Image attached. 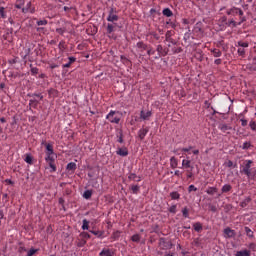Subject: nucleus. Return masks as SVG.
<instances>
[{
    "label": "nucleus",
    "mask_w": 256,
    "mask_h": 256,
    "mask_svg": "<svg viewBox=\"0 0 256 256\" xmlns=\"http://www.w3.org/2000/svg\"><path fill=\"white\" fill-rule=\"evenodd\" d=\"M193 149H194V146H188L186 148H182L181 151L184 155H186V153L187 155H191V151H193Z\"/></svg>",
    "instance_id": "obj_35"
},
{
    "label": "nucleus",
    "mask_w": 256,
    "mask_h": 256,
    "mask_svg": "<svg viewBox=\"0 0 256 256\" xmlns=\"http://www.w3.org/2000/svg\"><path fill=\"white\" fill-rule=\"evenodd\" d=\"M30 72H32V75H36L39 73V69L37 67H32V69H30Z\"/></svg>",
    "instance_id": "obj_60"
},
{
    "label": "nucleus",
    "mask_w": 256,
    "mask_h": 256,
    "mask_svg": "<svg viewBox=\"0 0 256 256\" xmlns=\"http://www.w3.org/2000/svg\"><path fill=\"white\" fill-rule=\"evenodd\" d=\"M156 51L158 52L159 57L167 55V52L165 51L162 45H157Z\"/></svg>",
    "instance_id": "obj_18"
},
{
    "label": "nucleus",
    "mask_w": 256,
    "mask_h": 256,
    "mask_svg": "<svg viewBox=\"0 0 256 256\" xmlns=\"http://www.w3.org/2000/svg\"><path fill=\"white\" fill-rule=\"evenodd\" d=\"M210 53L212 54L213 57L215 58H219L223 55L222 51L217 49V48H214V49H210Z\"/></svg>",
    "instance_id": "obj_15"
},
{
    "label": "nucleus",
    "mask_w": 256,
    "mask_h": 256,
    "mask_svg": "<svg viewBox=\"0 0 256 256\" xmlns=\"http://www.w3.org/2000/svg\"><path fill=\"white\" fill-rule=\"evenodd\" d=\"M46 155H54V149L52 144H46Z\"/></svg>",
    "instance_id": "obj_29"
},
{
    "label": "nucleus",
    "mask_w": 256,
    "mask_h": 256,
    "mask_svg": "<svg viewBox=\"0 0 256 256\" xmlns=\"http://www.w3.org/2000/svg\"><path fill=\"white\" fill-rule=\"evenodd\" d=\"M233 187L230 184H224L221 188L222 193H229V191H232Z\"/></svg>",
    "instance_id": "obj_26"
},
{
    "label": "nucleus",
    "mask_w": 256,
    "mask_h": 256,
    "mask_svg": "<svg viewBox=\"0 0 256 256\" xmlns=\"http://www.w3.org/2000/svg\"><path fill=\"white\" fill-rule=\"evenodd\" d=\"M115 31V25L113 24H107V27H106V32L107 34H111Z\"/></svg>",
    "instance_id": "obj_40"
},
{
    "label": "nucleus",
    "mask_w": 256,
    "mask_h": 256,
    "mask_svg": "<svg viewBox=\"0 0 256 256\" xmlns=\"http://www.w3.org/2000/svg\"><path fill=\"white\" fill-rule=\"evenodd\" d=\"M149 127H145V128H141L139 131H138V137L140 139V141H144L146 135L148 134L149 132Z\"/></svg>",
    "instance_id": "obj_8"
},
{
    "label": "nucleus",
    "mask_w": 256,
    "mask_h": 256,
    "mask_svg": "<svg viewBox=\"0 0 256 256\" xmlns=\"http://www.w3.org/2000/svg\"><path fill=\"white\" fill-rule=\"evenodd\" d=\"M113 14H117V9L116 8H110L108 15H113Z\"/></svg>",
    "instance_id": "obj_64"
},
{
    "label": "nucleus",
    "mask_w": 256,
    "mask_h": 256,
    "mask_svg": "<svg viewBox=\"0 0 256 256\" xmlns=\"http://www.w3.org/2000/svg\"><path fill=\"white\" fill-rule=\"evenodd\" d=\"M90 233L96 236L97 238H101L103 236V232L100 231L90 230Z\"/></svg>",
    "instance_id": "obj_44"
},
{
    "label": "nucleus",
    "mask_w": 256,
    "mask_h": 256,
    "mask_svg": "<svg viewBox=\"0 0 256 256\" xmlns=\"http://www.w3.org/2000/svg\"><path fill=\"white\" fill-rule=\"evenodd\" d=\"M218 129L225 133L228 130H231L232 127L228 126L227 124H219Z\"/></svg>",
    "instance_id": "obj_34"
},
{
    "label": "nucleus",
    "mask_w": 256,
    "mask_h": 256,
    "mask_svg": "<svg viewBox=\"0 0 256 256\" xmlns=\"http://www.w3.org/2000/svg\"><path fill=\"white\" fill-rule=\"evenodd\" d=\"M76 60H77V59H76L75 57H68V63L62 65V67H64V68H70L71 65H72L74 62H76Z\"/></svg>",
    "instance_id": "obj_25"
},
{
    "label": "nucleus",
    "mask_w": 256,
    "mask_h": 256,
    "mask_svg": "<svg viewBox=\"0 0 256 256\" xmlns=\"http://www.w3.org/2000/svg\"><path fill=\"white\" fill-rule=\"evenodd\" d=\"M152 115H153L152 111H145V110L140 111V119L143 121L150 120Z\"/></svg>",
    "instance_id": "obj_6"
},
{
    "label": "nucleus",
    "mask_w": 256,
    "mask_h": 256,
    "mask_svg": "<svg viewBox=\"0 0 256 256\" xmlns=\"http://www.w3.org/2000/svg\"><path fill=\"white\" fill-rule=\"evenodd\" d=\"M249 126H250L251 130L256 131V122L254 120H251L249 122Z\"/></svg>",
    "instance_id": "obj_54"
},
{
    "label": "nucleus",
    "mask_w": 256,
    "mask_h": 256,
    "mask_svg": "<svg viewBox=\"0 0 256 256\" xmlns=\"http://www.w3.org/2000/svg\"><path fill=\"white\" fill-rule=\"evenodd\" d=\"M224 235L225 238H234L235 237V231L231 228H225L224 229Z\"/></svg>",
    "instance_id": "obj_12"
},
{
    "label": "nucleus",
    "mask_w": 256,
    "mask_h": 256,
    "mask_svg": "<svg viewBox=\"0 0 256 256\" xmlns=\"http://www.w3.org/2000/svg\"><path fill=\"white\" fill-rule=\"evenodd\" d=\"M181 212H182V216H183L185 219H189L190 215H189V209H188V207H184Z\"/></svg>",
    "instance_id": "obj_41"
},
{
    "label": "nucleus",
    "mask_w": 256,
    "mask_h": 256,
    "mask_svg": "<svg viewBox=\"0 0 256 256\" xmlns=\"http://www.w3.org/2000/svg\"><path fill=\"white\" fill-rule=\"evenodd\" d=\"M131 241L133 243H139L141 241V236L139 234H134L131 236Z\"/></svg>",
    "instance_id": "obj_39"
},
{
    "label": "nucleus",
    "mask_w": 256,
    "mask_h": 256,
    "mask_svg": "<svg viewBox=\"0 0 256 256\" xmlns=\"http://www.w3.org/2000/svg\"><path fill=\"white\" fill-rule=\"evenodd\" d=\"M245 21H246L245 17H240V22L239 23H237L234 19H231V20L226 22V26H228V27H237L238 25H241Z\"/></svg>",
    "instance_id": "obj_5"
},
{
    "label": "nucleus",
    "mask_w": 256,
    "mask_h": 256,
    "mask_svg": "<svg viewBox=\"0 0 256 256\" xmlns=\"http://www.w3.org/2000/svg\"><path fill=\"white\" fill-rule=\"evenodd\" d=\"M48 65L50 66V69H55L59 67V64L52 63V62L48 63Z\"/></svg>",
    "instance_id": "obj_62"
},
{
    "label": "nucleus",
    "mask_w": 256,
    "mask_h": 256,
    "mask_svg": "<svg viewBox=\"0 0 256 256\" xmlns=\"http://www.w3.org/2000/svg\"><path fill=\"white\" fill-rule=\"evenodd\" d=\"M46 163H48V165L50 166V173H56L57 171V167L55 165V158L53 156V154H46Z\"/></svg>",
    "instance_id": "obj_2"
},
{
    "label": "nucleus",
    "mask_w": 256,
    "mask_h": 256,
    "mask_svg": "<svg viewBox=\"0 0 256 256\" xmlns=\"http://www.w3.org/2000/svg\"><path fill=\"white\" fill-rule=\"evenodd\" d=\"M227 167L231 168V167H237V164H234V162L232 160H228L226 163Z\"/></svg>",
    "instance_id": "obj_59"
},
{
    "label": "nucleus",
    "mask_w": 256,
    "mask_h": 256,
    "mask_svg": "<svg viewBox=\"0 0 256 256\" xmlns=\"http://www.w3.org/2000/svg\"><path fill=\"white\" fill-rule=\"evenodd\" d=\"M147 36L148 37L151 36L156 41L160 40V38H161L160 35L155 31L148 32Z\"/></svg>",
    "instance_id": "obj_27"
},
{
    "label": "nucleus",
    "mask_w": 256,
    "mask_h": 256,
    "mask_svg": "<svg viewBox=\"0 0 256 256\" xmlns=\"http://www.w3.org/2000/svg\"><path fill=\"white\" fill-rule=\"evenodd\" d=\"M115 252L113 249H109V248H103L100 252H99V256H114Z\"/></svg>",
    "instance_id": "obj_9"
},
{
    "label": "nucleus",
    "mask_w": 256,
    "mask_h": 256,
    "mask_svg": "<svg viewBox=\"0 0 256 256\" xmlns=\"http://www.w3.org/2000/svg\"><path fill=\"white\" fill-rule=\"evenodd\" d=\"M39 104V101L37 99H30V105H32V107L36 108Z\"/></svg>",
    "instance_id": "obj_50"
},
{
    "label": "nucleus",
    "mask_w": 256,
    "mask_h": 256,
    "mask_svg": "<svg viewBox=\"0 0 256 256\" xmlns=\"http://www.w3.org/2000/svg\"><path fill=\"white\" fill-rule=\"evenodd\" d=\"M35 7H32L31 2H28V4H26V7L22 8V13L26 14V13H35Z\"/></svg>",
    "instance_id": "obj_10"
},
{
    "label": "nucleus",
    "mask_w": 256,
    "mask_h": 256,
    "mask_svg": "<svg viewBox=\"0 0 256 256\" xmlns=\"http://www.w3.org/2000/svg\"><path fill=\"white\" fill-rule=\"evenodd\" d=\"M227 20H228V18L226 16H223V17L219 18L218 22L221 25H226L227 24Z\"/></svg>",
    "instance_id": "obj_48"
},
{
    "label": "nucleus",
    "mask_w": 256,
    "mask_h": 256,
    "mask_svg": "<svg viewBox=\"0 0 256 256\" xmlns=\"http://www.w3.org/2000/svg\"><path fill=\"white\" fill-rule=\"evenodd\" d=\"M0 15L3 19H5L7 17L6 13H5V8L1 7L0 8Z\"/></svg>",
    "instance_id": "obj_58"
},
{
    "label": "nucleus",
    "mask_w": 256,
    "mask_h": 256,
    "mask_svg": "<svg viewBox=\"0 0 256 256\" xmlns=\"http://www.w3.org/2000/svg\"><path fill=\"white\" fill-rule=\"evenodd\" d=\"M106 20L108 22H115L119 20V16L117 14H108Z\"/></svg>",
    "instance_id": "obj_24"
},
{
    "label": "nucleus",
    "mask_w": 256,
    "mask_h": 256,
    "mask_svg": "<svg viewBox=\"0 0 256 256\" xmlns=\"http://www.w3.org/2000/svg\"><path fill=\"white\" fill-rule=\"evenodd\" d=\"M252 165V160H245L240 167V173L246 175L247 179H251L252 177Z\"/></svg>",
    "instance_id": "obj_1"
},
{
    "label": "nucleus",
    "mask_w": 256,
    "mask_h": 256,
    "mask_svg": "<svg viewBox=\"0 0 256 256\" xmlns=\"http://www.w3.org/2000/svg\"><path fill=\"white\" fill-rule=\"evenodd\" d=\"M80 237L82 239H90L91 235L89 233H87V232H82V233H80Z\"/></svg>",
    "instance_id": "obj_49"
},
{
    "label": "nucleus",
    "mask_w": 256,
    "mask_h": 256,
    "mask_svg": "<svg viewBox=\"0 0 256 256\" xmlns=\"http://www.w3.org/2000/svg\"><path fill=\"white\" fill-rule=\"evenodd\" d=\"M24 162L28 165H34V158L31 153L24 154Z\"/></svg>",
    "instance_id": "obj_11"
},
{
    "label": "nucleus",
    "mask_w": 256,
    "mask_h": 256,
    "mask_svg": "<svg viewBox=\"0 0 256 256\" xmlns=\"http://www.w3.org/2000/svg\"><path fill=\"white\" fill-rule=\"evenodd\" d=\"M244 231H245V234L246 236L249 238V239H253L254 238V231L249 228V227H244Z\"/></svg>",
    "instance_id": "obj_20"
},
{
    "label": "nucleus",
    "mask_w": 256,
    "mask_h": 256,
    "mask_svg": "<svg viewBox=\"0 0 256 256\" xmlns=\"http://www.w3.org/2000/svg\"><path fill=\"white\" fill-rule=\"evenodd\" d=\"M67 48L65 41H60V44H58V49L64 51Z\"/></svg>",
    "instance_id": "obj_47"
},
{
    "label": "nucleus",
    "mask_w": 256,
    "mask_h": 256,
    "mask_svg": "<svg viewBox=\"0 0 256 256\" xmlns=\"http://www.w3.org/2000/svg\"><path fill=\"white\" fill-rule=\"evenodd\" d=\"M235 256H251V251L247 249L237 251Z\"/></svg>",
    "instance_id": "obj_21"
},
{
    "label": "nucleus",
    "mask_w": 256,
    "mask_h": 256,
    "mask_svg": "<svg viewBox=\"0 0 256 256\" xmlns=\"http://www.w3.org/2000/svg\"><path fill=\"white\" fill-rule=\"evenodd\" d=\"M120 61H121V63H123L125 66H128V67L132 66V62H131L127 57H125V56H123V55L120 56Z\"/></svg>",
    "instance_id": "obj_22"
},
{
    "label": "nucleus",
    "mask_w": 256,
    "mask_h": 256,
    "mask_svg": "<svg viewBox=\"0 0 256 256\" xmlns=\"http://www.w3.org/2000/svg\"><path fill=\"white\" fill-rule=\"evenodd\" d=\"M249 203H251V198L247 197L245 198L241 203H240V207L241 208H247Z\"/></svg>",
    "instance_id": "obj_28"
},
{
    "label": "nucleus",
    "mask_w": 256,
    "mask_h": 256,
    "mask_svg": "<svg viewBox=\"0 0 256 256\" xmlns=\"http://www.w3.org/2000/svg\"><path fill=\"white\" fill-rule=\"evenodd\" d=\"M226 14H227V15H232V16L239 15L240 17H243V16H244V11L241 10L240 8L233 7V8H231V9H228V10L226 11Z\"/></svg>",
    "instance_id": "obj_4"
},
{
    "label": "nucleus",
    "mask_w": 256,
    "mask_h": 256,
    "mask_svg": "<svg viewBox=\"0 0 256 256\" xmlns=\"http://www.w3.org/2000/svg\"><path fill=\"white\" fill-rule=\"evenodd\" d=\"M192 191H198V188L191 184L189 187H188V193H192Z\"/></svg>",
    "instance_id": "obj_55"
},
{
    "label": "nucleus",
    "mask_w": 256,
    "mask_h": 256,
    "mask_svg": "<svg viewBox=\"0 0 256 256\" xmlns=\"http://www.w3.org/2000/svg\"><path fill=\"white\" fill-rule=\"evenodd\" d=\"M182 167H183L184 169H191V170L194 169V167L191 166V160H189V157H187V160H186V159H183V160H182Z\"/></svg>",
    "instance_id": "obj_13"
},
{
    "label": "nucleus",
    "mask_w": 256,
    "mask_h": 256,
    "mask_svg": "<svg viewBox=\"0 0 256 256\" xmlns=\"http://www.w3.org/2000/svg\"><path fill=\"white\" fill-rule=\"evenodd\" d=\"M116 154L119 155L120 157H127L129 155V152L127 148H119L116 151Z\"/></svg>",
    "instance_id": "obj_14"
},
{
    "label": "nucleus",
    "mask_w": 256,
    "mask_h": 256,
    "mask_svg": "<svg viewBox=\"0 0 256 256\" xmlns=\"http://www.w3.org/2000/svg\"><path fill=\"white\" fill-rule=\"evenodd\" d=\"M178 163H179V161L176 157L172 156L170 158V167H171V169H177Z\"/></svg>",
    "instance_id": "obj_16"
},
{
    "label": "nucleus",
    "mask_w": 256,
    "mask_h": 256,
    "mask_svg": "<svg viewBox=\"0 0 256 256\" xmlns=\"http://www.w3.org/2000/svg\"><path fill=\"white\" fill-rule=\"evenodd\" d=\"M47 24H48V21L46 19L36 22V25L38 26H46Z\"/></svg>",
    "instance_id": "obj_52"
},
{
    "label": "nucleus",
    "mask_w": 256,
    "mask_h": 256,
    "mask_svg": "<svg viewBox=\"0 0 256 256\" xmlns=\"http://www.w3.org/2000/svg\"><path fill=\"white\" fill-rule=\"evenodd\" d=\"M65 32H66L65 28H58V29H56V33H58L60 35H63Z\"/></svg>",
    "instance_id": "obj_61"
},
{
    "label": "nucleus",
    "mask_w": 256,
    "mask_h": 256,
    "mask_svg": "<svg viewBox=\"0 0 256 256\" xmlns=\"http://www.w3.org/2000/svg\"><path fill=\"white\" fill-rule=\"evenodd\" d=\"M249 250L256 252V244L255 243H250L248 245Z\"/></svg>",
    "instance_id": "obj_57"
},
{
    "label": "nucleus",
    "mask_w": 256,
    "mask_h": 256,
    "mask_svg": "<svg viewBox=\"0 0 256 256\" xmlns=\"http://www.w3.org/2000/svg\"><path fill=\"white\" fill-rule=\"evenodd\" d=\"M240 122H241V126H243V127L248 125V120H246L244 118L240 119Z\"/></svg>",
    "instance_id": "obj_63"
},
{
    "label": "nucleus",
    "mask_w": 256,
    "mask_h": 256,
    "mask_svg": "<svg viewBox=\"0 0 256 256\" xmlns=\"http://www.w3.org/2000/svg\"><path fill=\"white\" fill-rule=\"evenodd\" d=\"M250 147H252L251 142H244L242 145L243 150L250 149Z\"/></svg>",
    "instance_id": "obj_51"
},
{
    "label": "nucleus",
    "mask_w": 256,
    "mask_h": 256,
    "mask_svg": "<svg viewBox=\"0 0 256 256\" xmlns=\"http://www.w3.org/2000/svg\"><path fill=\"white\" fill-rule=\"evenodd\" d=\"M168 212L173 215L177 214V204H174L171 207H169Z\"/></svg>",
    "instance_id": "obj_42"
},
{
    "label": "nucleus",
    "mask_w": 256,
    "mask_h": 256,
    "mask_svg": "<svg viewBox=\"0 0 256 256\" xmlns=\"http://www.w3.org/2000/svg\"><path fill=\"white\" fill-rule=\"evenodd\" d=\"M193 228L195 232L200 233L203 230V225L201 222H196L193 224Z\"/></svg>",
    "instance_id": "obj_23"
},
{
    "label": "nucleus",
    "mask_w": 256,
    "mask_h": 256,
    "mask_svg": "<svg viewBox=\"0 0 256 256\" xmlns=\"http://www.w3.org/2000/svg\"><path fill=\"white\" fill-rule=\"evenodd\" d=\"M77 169V164L75 162H70L66 165V171H72L74 173Z\"/></svg>",
    "instance_id": "obj_17"
},
{
    "label": "nucleus",
    "mask_w": 256,
    "mask_h": 256,
    "mask_svg": "<svg viewBox=\"0 0 256 256\" xmlns=\"http://www.w3.org/2000/svg\"><path fill=\"white\" fill-rule=\"evenodd\" d=\"M181 195L177 191H173L170 193V198L172 200H179Z\"/></svg>",
    "instance_id": "obj_38"
},
{
    "label": "nucleus",
    "mask_w": 256,
    "mask_h": 256,
    "mask_svg": "<svg viewBox=\"0 0 256 256\" xmlns=\"http://www.w3.org/2000/svg\"><path fill=\"white\" fill-rule=\"evenodd\" d=\"M136 47H137L138 49H140V52H143V51H145V50L148 49V46H147L146 44H144V42H138V43L136 44Z\"/></svg>",
    "instance_id": "obj_30"
},
{
    "label": "nucleus",
    "mask_w": 256,
    "mask_h": 256,
    "mask_svg": "<svg viewBox=\"0 0 256 256\" xmlns=\"http://www.w3.org/2000/svg\"><path fill=\"white\" fill-rule=\"evenodd\" d=\"M137 177L138 176L135 173L128 174L129 181H135V179H137Z\"/></svg>",
    "instance_id": "obj_53"
},
{
    "label": "nucleus",
    "mask_w": 256,
    "mask_h": 256,
    "mask_svg": "<svg viewBox=\"0 0 256 256\" xmlns=\"http://www.w3.org/2000/svg\"><path fill=\"white\" fill-rule=\"evenodd\" d=\"M38 252H39V249L31 248L30 250H28V254L26 256H34Z\"/></svg>",
    "instance_id": "obj_45"
},
{
    "label": "nucleus",
    "mask_w": 256,
    "mask_h": 256,
    "mask_svg": "<svg viewBox=\"0 0 256 256\" xmlns=\"http://www.w3.org/2000/svg\"><path fill=\"white\" fill-rule=\"evenodd\" d=\"M20 55L22 56V59H24V61H32L30 48L24 49V51Z\"/></svg>",
    "instance_id": "obj_7"
},
{
    "label": "nucleus",
    "mask_w": 256,
    "mask_h": 256,
    "mask_svg": "<svg viewBox=\"0 0 256 256\" xmlns=\"http://www.w3.org/2000/svg\"><path fill=\"white\" fill-rule=\"evenodd\" d=\"M237 53H238V55L241 56L242 58H244L245 55H246L245 49H244V48H241V47L238 48Z\"/></svg>",
    "instance_id": "obj_46"
},
{
    "label": "nucleus",
    "mask_w": 256,
    "mask_h": 256,
    "mask_svg": "<svg viewBox=\"0 0 256 256\" xmlns=\"http://www.w3.org/2000/svg\"><path fill=\"white\" fill-rule=\"evenodd\" d=\"M92 195H93V191L92 190H85L83 192L82 197H83V199H91Z\"/></svg>",
    "instance_id": "obj_32"
},
{
    "label": "nucleus",
    "mask_w": 256,
    "mask_h": 256,
    "mask_svg": "<svg viewBox=\"0 0 256 256\" xmlns=\"http://www.w3.org/2000/svg\"><path fill=\"white\" fill-rule=\"evenodd\" d=\"M117 113L119 112L111 110L105 118L111 123L119 124L121 119L116 115Z\"/></svg>",
    "instance_id": "obj_3"
},
{
    "label": "nucleus",
    "mask_w": 256,
    "mask_h": 256,
    "mask_svg": "<svg viewBox=\"0 0 256 256\" xmlns=\"http://www.w3.org/2000/svg\"><path fill=\"white\" fill-rule=\"evenodd\" d=\"M192 171H193L192 169L187 170V174H186L187 179H192V177H194V174Z\"/></svg>",
    "instance_id": "obj_56"
},
{
    "label": "nucleus",
    "mask_w": 256,
    "mask_h": 256,
    "mask_svg": "<svg viewBox=\"0 0 256 256\" xmlns=\"http://www.w3.org/2000/svg\"><path fill=\"white\" fill-rule=\"evenodd\" d=\"M162 14L166 17H172L173 16V12L170 8H165L163 11H162Z\"/></svg>",
    "instance_id": "obj_37"
},
{
    "label": "nucleus",
    "mask_w": 256,
    "mask_h": 256,
    "mask_svg": "<svg viewBox=\"0 0 256 256\" xmlns=\"http://www.w3.org/2000/svg\"><path fill=\"white\" fill-rule=\"evenodd\" d=\"M130 189H131L133 195H137L140 191V186L139 185H131Z\"/></svg>",
    "instance_id": "obj_36"
},
{
    "label": "nucleus",
    "mask_w": 256,
    "mask_h": 256,
    "mask_svg": "<svg viewBox=\"0 0 256 256\" xmlns=\"http://www.w3.org/2000/svg\"><path fill=\"white\" fill-rule=\"evenodd\" d=\"M89 224H90V222H89L87 219H83V220H82L81 229H82L83 231L89 230Z\"/></svg>",
    "instance_id": "obj_33"
},
{
    "label": "nucleus",
    "mask_w": 256,
    "mask_h": 256,
    "mask_svg": "<svg viewBox=\"0 0 256 256\" xmlns=\"http://www.w3.org/2000/svg\"><path fill=\"white\" fill-rule=\"evenodd\" d=\"M207 195H215V193H218V188L216 187H208L206 190Z\"/></svg>",
    "instance_id": "obj_31"
},
{
    "label": "nucleus",
    "mask_w": 256,
    "mask_h": 256,
    "mask_svg": "<svg viewBox=\"0 0 256 256\" xmlns=\"http://www.w3.org/2000/svg\"><path fill=\"white\" fill-rule=\"evenodd\" d=\"M236 46H239V47L244 49V48H248L249 47V43L248 42L239 41V42H237Z\"/></svg>",
    "instance_id": "obj_43"
},
{
    "label": "nucleus",
    "mask_w": 256,
    "mask_h": 256,
    "mask_svg": "<svg viewBox=\"0 0 256 256\" xmlns=\"http://www.w3.org/2000/svg\"><path fill=\"white\" fill-rule=\"evenodd\" d=\"M165 41L170 42L172 44H176L175 40L172 38V32L171 31L166 32Z\"/></svg>",
    "instance_id": "obj_19"
}]
</instances>
